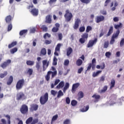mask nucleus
Wrapping results in <instances>:
<instances>
[{
	"label": "nucleus",
	"instance_id": "obj_1",
	"mask_svg": "<svg viewBox=\"0 0 124 124\" xmlns=\"http://www.w3.org/2000/svg\"><path fill=\"white\" fill-rule=\"evenodd\" d=\"M48 99V93H46L44 95L40 98V102L42 105H44L47 101Z\"/></svg>",
	"mask_w": 124,
	"mask_h": 124
},
{
	"label": "nucleus",
	"instance_id": "obj_2",
	"mask_svg": "<svg viewBox=\"0 0 124 124\" xmlns=\"http://www.w3.org/2000/svg\"><path fill=\"white\" fill-rule=\"evenodd\" d=\"M24 83H25L24 79H20L16 83V90H21L23 88V86H24Z\"/></svg>",
	"mask_w": 124,
	"mask_h": 124
},
{
	"label": "nucleus",
	"instance_id": "obj_3",
	"mask_svg": "<svg viewBox=\"0 0 124 124\" xmlns=\"http://www.w3.org/2000/svg\"><path fill=\"white\" fill-rule=\"evenodd\" d=\"M64 17L66 19V21H67V22H69V21L71 20V18H72V14L69 12V10H66V14H65Z\"/></svg>",
	"mask_w": 124,
	"mask_h": 124
},
{
	"label": "nucleus",
	"instance_id": "obj_4",
	"mask_svg": "<svg viewBox=\"0 0 124 124\" xmlns=\"http://www.w3.org/2000/svg\"><path fill=\"white\" fill-rule=\"evenodd\" d=\"M120 34V30H117L116 33H114L112 36L111 40L110 42V44H114L115 42V39L117 38L119 36Z\"/></svg>",
	"mask_w": 124,
	"mask_h": 124
},
{
	"label": "nucleus",
	"instance_id": "obj_5",
	"mask_svg": "<svg viewBox=\"0 0 124 124\" xmlns=\"http://www.w3.org/2000/svg\"><path fill=\"white\" fill-rule=\"evenodd\" d=\"M96 42H97V39H95L93 40H90L88 44L87 47L88 48H91V47H93V45L95 44Z\"/></svg>",
	"mask_w": 124,
	"mask_h": 124
},
{
	"label": "nucleus",
	"instance_id": "obj_6",
	"mask_svg": "<svg viewBox=\"0 0 124 124\" xmlns=\"http://www.w3.org/2000/svg\"><path fill=\"white\" fill-rule=\"evenodd\" d=\"M28 106H27L26 105H24L22 106L21 108L20 109L21 112L22 114H26L28 112Z\"/></svg>",
	"mask_w": 124,
	"mask_h": 124
},
{
	"label": "nucleus",
	"instance_id": "obj_7",
	"mask_svg": "<svg viewBox=\"0 0 124 124\" xmlns=\"http://www.w3.org/2000/svg\"><path fill=\"white\" fill-rule=\"evenodd\" d=\"M81 23V20L79 19H76L75 25L74 26V30H77L79 28V24Z\"/></svg>",
	"mask_w": 124,
	"mask_h": 124
},
{
	"label": "nucleus",
	"instance_id": "obj_8",
	"mask_svg": "<svg viewBox=\"0 0 124 124\" xmlns=\"http://www.w3.org/2000/svg\"><path fill=\"white\" fill-rule=\"evenodd\" d=\"M11 62V60H8L6 62L1 64V67H2V68L4 69L5 68V67H6V66H8V65H9V63H10Z\"/></svg>",
	"mask_w": 124,
	"mask_h": 124
},
{
	"label": "nucleus",
	"instance_id": "obj_9",
	"mask_svg": "<svg viewBox=\"0 0 124 124\" xmlns=\"http://www.w3.org/2000/svg\"><path fill=\"white\" fill-rule=\"evenodd\" d=\"M25 95L23 93H18L17 95V100H20V99H25Z\"/></svg>",
	"mask_w": 124,
	"mask_h": 124
},
{
	"label": "nucleus",
	"instance_id": "obj_10",
	"mask_svg": "<svg viewBox=\"0 0 124 124\" xmlns=\"http://www.w3.org/2000/svg\"><path fill=\"white\" fill-rule=\"evenodd\" d=\"M43 71H45L46 70V68L48 67V66L49 65V64L47 63V60H44L43 61Z\"/></svg>",
	"mask_w": 124,
	"mask_h": 124
},
{
	"label": "nucleus",
	"instance_id": "obj_11",
	"mask_svg": "<svg viewBox=\"0 0 124 124\" xmlns=\"http://www.w3.org/2000/svg\"><path fill=\"white\" fill-rule=\"evenodd\" d=\"M104 20V16H97L96 18V23H100V22H102Z\"/></svg>",
	"mask_w": 124,
	"mask_h": 124
},
{
	"label": "nucleus",
	"instance_id": "obj_12",
	"mask_svg": "<svg viewBox=\"0 0 124 124\" xmlns=\"http://www.w3.org/2000/svg\"><path fill=\"white\" fill-rule=\"evenodd\" d=\"M64 86V82L63 81H61L59 84L56 86V89H62Z\"/></svg>",
	"mask_w": 124,
	"mask_h": 124
},
{
	"label": "nucleus",
	"instance_id": "obj_13",
	"mask_svg": "<svg viewBox=\"0 0 124 124\" xmlns=\"http://www.w3.org/2000/svg\"><path fill=\"white\" fill-rule=\"evenodd\" d=\"M31 13L33 16H37L38 15V9H33L31 11Z\"/></svg>",
	"mask_w": 124,
	"mask_h": 124
},
{
	"label": "nucleus",
	"instance_id": "obj_14",
	"mask_svg": "<svg viewBox=\"0 0 124 124\" xmlns=\"http://www.w3.org/2000/svg\"><path fill=\"white\" fill-rule=\"evenodd\" d=\"M83 97H84V93L80 91L78 94V100H81V98H83Z\"/></svg>",
	"mask_w": 124,
	"mask_h": 124
},
{
	"label": "nucleus",
	"instance_id": "obj_15",
	"mask_svg": "<svg viewBox=\"0 0 124 124\" xmlns=\"http://www.w3.org/2000/svg\"><path fill=\"white\" fill-rule=\"evenodd\" d=\"M46 22L48 24H51L52 23V16H46Z\"/></svg>",
	"mask_w": 124,
	"mask_h": 124
},
{
	"label": "nucleus",
	"instance_id": "obj_16",
	"mask_svg": "<svg viewBox=\"0 0 124 124\" xmlns=\"http://www.w3.org/2000/svg\"><path fill=\"white\" fill-rule=\"evenodd\" d=\"M30 109L31 111H36L38 109V106L37 105H32Z\"/></svg>",
	"mask_w": 124,
	"mask_h": 124
},
{
	"label": "nucleus",
	"instance_id": "obj_17",
	"mask_svg": "<svg viewBox=\"0 0 124 124\" xmlns=\"http://www.w3.org/2000/svg\"><path fill=\"white\" fill-rule=\"evenodd\" d=\"M80 86V83H77L75 84H74L72 86V91H73L75 92V91Z\"/></svg>",
	"mask_w": 124,
	"mask_h": 124
},
{
	"label": "nucleus",
	"instance_id": "obj_18",
	"mask_svg": "<svg viewBox=\"0 0 124 124\" xmlns=\"http://www.w3.org/2000/svg\"><path fill=\"white\" fill-rule=\"evenodd\" d=\"M101 72H102V71H97L96 72H94L93 73V77H97V76H98V75H99V74H101Z\"/></svg>",
	"mask_w": 124,
	"mask_h": 124
},
{
	"label": "nucleus",
	"instance_id": "obj_19",
	"mask_svg": "<svg viewBox=\"0 0 124 124\" xmlns=\"http://www.w3.org/2000/svg\"><path fill=\"white\" fill-rule=\"evenodd\" d=\"M92 97L95 99L94 100V102H97V101H98V99L100 98V96L99 95L94 94L92 96Z\"/></svg>",
	"mask_w": 124,
	"mask_h": 124
},
{
	"label": "nucleus",
	"instance_id": "obj_20",
	"mask_svg": "<svg viewBox=\"0 0 124 124\" xmlns=\"http://www.w3.org/2000/svg\"><path fill=\"white\" fill-rule=\"evenodd\" d=\"M68 88H69V83L68 82H66L65 84V86L64 87L63 90V92L64 93H65V92H66V90H67V89H68Z\"/></svg>",
	"mask_w": 124,
	"mask_h": 124
},
{
	"label": "nucleus",
	"instance_id": "obj_21",
	"mask_svg": "<svg viewBox=\"0 0 124 124\" xmlns=\"http://www.w3.org/2000/svg\"><path fill=\"white\" fill-rule=\"evenodd\" d=\"M58 117H59V116L58 115V114H56V115L53 116L52 117V119L51 120V124H53V123H54V122H55V121H57Z\"/></svg>",
	"mask_w": 124,
	"mask_h": 124
},
{
	"label": "nucleus",
	"instance_id": "obj_22",
	"mask_svg": "<svg viewBox=\"0 0 124 124\" xmlns=\"http://www.w3.org/2000/svg\"><path fill=\"white\" fill-rule=\"evenodd\" d=\"M62 96H63V93H62V90H60L58 92L57 98H60L62 97Z\"/></svg>",
	"mask_w": 124,
	"mask_h": 124
},
{
	"label": "nucleus",
	"instance_id": "obj_23",
	"mask_svg": "<svg viewBox=\"0 0 124 124\" xmlns=\"http://www.w3.org/2000/svg\"><path fill=\"white\" fill-rule=\"evenodd\" d=\"M12 82H13V77L10 76L7 81V85H11V84L12 83Z\"/></svg>",
	"mask_w": 124,
	"mask_h": 124
},
{
	"label": "nucleus",
	"instance_id": "obj_24",
	"mask_svg": "<svg viewBox=\"0 0 124 124\" xmlns=\"http://www.w3.org/2000/svg\"><path fill=\"white\" fill-rule=\"evenodd\" d=\"M12 19V17L11 16H7L5 18L6 23H10V22H11Z\"/></svg>",
	"mask_w": 124,
	"mask_h": 124
},
{
	"label": "nucleus",
	"instance_id": "obj_25",
	"mask_svg": "<svg viewBox=\"0 0 124 124\" xmlns=\"http://www.w3.org/2000/svg\"><path fill=\"white\" fill-rule=\"evenodd\" d=\"M62 46V44H57L56 48H55V51L56 52H60V50H61V47Z\"/></svg>",
	"mask_w": 124,
	"mask_h": 124
},
{
	"label": "nucleus",
	"instance_id": "obj_26",
	"mask_svg": "<svg viewBox=\"0 0 124 124\" xmlns=\"http://www.w3.org/2000/svg\"><path fill=\"white\" fill-rule=\"evenodd\" d=\"M73 49L71 47H69L67 49V56H70V55L72 53Z\"/></svg>",
	"mask_w": 124,
	"mask_h": 124
},
{
	"label": "nucleus",
	"instance_id": "obj_27",
	"mask_svg": "<svg viewBox=\"0 0 124 124\" xmlns=\"http://www.w3.org/2000/svg\"><path fill=\"white\" fill-rule=\"evenodd\" d=\"M51 74V78H53L54 77L57 76V71H55L54 72L50 71V75Z\"/></svg>",
	"mask_w": 124,
	"mask_h": 124
},
{
	"label": "nucleus",
	"instance_id": "obj_28",
	"mask_svg": "<svg viewBox=\"0 0 124 124\" xmlns=\"http://www.w3.org/2000/svg\"><path fill=\"white\" fill-rule=\"evenodd\" d=\"M115 83H116V81L114 79H112L111 80L110 87V89H113V88L115 87Z\"/></svg>",
	"mask_w": 124,
	"mask_h": 124
},
{
	"label": "nucleus",
	"instance_id": "obj_29",
	"mask_svg": "<svg viewBox=\"0 0 124 124\" xmlns=\"http://www.w3.org/2000/svg\"><path fill=\"white\" fill-rule=\"evenodd\" d=\"M26 64H27V65H30L31 66H32V65H33L34 64V61H27L26 62Z\"/></svg>",
	"mask_w": 124,
	"mask_h": 124
},
{
	"label": "nucleus",
	"instance_id": "obj_30",
	"mask_svg": "<svg viewBox=\"0 0 124 124\" xmlns=\"http://www.w3.org/2000/svg\"><path fill=\"white\" fill-rule=\"evenodd\" d=\"M90 108V107H89V106H87L86 107L80 109V112H87V111H88V110H89V108Z\"/></svg>",
	"mask_w": 124,
	"mask_h": 124
},
{
	"label": "nucleus",
	"instance_id": "obj_31",
	"mask_svg": "<svg viewBox=\"0 0 124 124\" xmlns=\"http://www.w3.org/2000/svg\"><path fill=\"white\" fill-rule=\"evenodd\" d=\"M77 65L78 66H80L82 65V63H83V61L81 59H78L76 62Z\"/></svg>",
	"mask_w": 124,
	"mask_h": 124
},
{
	"label": "nucleus",
	"instance_id": "obj_32",
	"mask_svg": "<svg viewBox=\"0 0 124 124\" xmlns=\"http://www.w3.org/2000/svg\"><path fill=\"white\" fill-rule=\"evenodd\" d=\"M107 86H105L103 89H102L99 92V93H105L106 91H107Z\"/></svg>",
	"mask_w": 124,
	"mask_h": 124
},
{
	"label": "nucleus",
	"instance_id": "obj_33",
	"mask_svg": "<svg viewBox=\"0 0 124 124\" xmlns=\"http://www.w3.org/2000/svg\"><path fill=\"white\" fill-rule=\"evenodd\" d=\"M107 86H105L103 89H102L99 92V93H105L106 91H107Z\"/></svg>",
	"mask_w": 124,
	"mask_h": 124
},
{
	"label": "nucleus",
	"instance_id": "obj_34",
	"mask_svg": "<svg viewBox=\"0 0 124 124\" xmlns=\"http://www.w3.org/2000/svg\"><path fill=\"white\" fill-rule=\"evenodd\" d=\"M107 86H105L103 89H102L99 92V93H105L106 91H107Z\"/></svg>",
	"mask_w": 124,
	"mask_h": 124
},
{
	"label": "nucleus",
	"instance_id": "obj_35",
	"mask_svg": "<svg viewBox=\"0 0 124 124\" xmlns=\"http://www.w3.org/2000/svg\"><path fill=\"white\" fill-rule=\"evenodd\" d=\"M51 72V71H49L47 72V75L46 76L45 78L46 80V81H49V80H50V73Z\"/></svg>",
	"mask_w": 124,
	"mask_h": 124
},
{
	"label": "nucleus",
	"instance_id": "obj_36",
	"mask_svg": "<svg viewBox=\"0 0 124 124\" xmlns=\"http://www.w3.org/2000/svg\"><path fill=\"white\" fill-rule=\"evenodd\" d=\"M17 44V42H14L12 43L11 44L9 45L8 46V48L10 49V48H12V47H14Z\"/></svg>",
	"mask_w": 124,
	"mask_h": 124
},
{
	"label": "nucleus",
	"instance_id": "obj_37",
	"mask_svg": "<svg viewBox=\"0 0 124 124\" xmlns=\"http://www.w3.org/2000/svg\"><path fill=\"white\" fill-rule=\"evenodd\" d=\"M77 103H78L77 101H76L75 100H73L71 101V104L72 106H76L77 105Z\"/></svg>",
	"mask_w": 124,
	"mask_h": 124
},
{
	"label": "nucleus",
	"instance_id": "obj_38",
	"mask_svg": "<svg viewBox=\"0 0 124 124\" xmlns=\"http://www.w3.org/2000/svg\"><path fill=\"white\" fill-rule=\"evenodd\" d=\"M7 75V72H4L3 73L0 74V78H4Z\"/></svg>",
	"mask_w": 124,
	"mask_h": 124
},
{
	"label": "nucleus",
	"instance_id": "obj_39",
	"mask_svg": "<svg viewBox=\"0 0 124 124\" xmlns=\"http://www.w3.org/2000/svg\"><path fill=\"white\" fill-rule=\"evenodd\" d=\"M27 32H28V30H22L20 31L19 34L20 35H24V34H26Z\"/></svg>",
	"mask_w": 124,
	"mask_h": 124
},
{
	"label": "nucleus",
	"instance_id": "obj_40",
	"mask_svg": "<svg viewBox=\"0 0 124 124\" xmlns=\"http://www.w3.org/2000/svg\"><path fill=\"white\" fill-rule=\"evenodd\" d=\"M123 27V24L122 23H120L119 24H117L114 26L115 29L116 30H119L120 28H122Z\"/></svg>",
	"mask_w": 124,
	"mask_h": 124
},
{
	"label": "nucleus",
	"instance_id": "obj_41",
	"mask_svg": "<svg viewBox=\"0 0 124 124\" xmlns=\"http://www.w3.org/2000/svg\"><path fill=\"white\" fill-rule=\"evenodd\" d=\"M32 120H33L32 117H30L26 120V124H29L31 123V122H32Z\"/></svg>",
	"mask_w": 124,
	"mask_h": 124
},
{
	"label": "nucleus",
	"instance_id": "obj_42",
	"mask_svg": "<svg viewBox=\"0 0 124 124\" xmlns=\"http://www.w3.org/2000/svg\"><path fill=\"white\" fill-rule=\"evenodd\" d=\"M57 62H58V59H57V57L54 56V58H53V64L54 65H57Z\"/></svg>",
	"mask_w": 124,
	"mask_h": 124
},
{
	"label": "nucleus",
	"instance_id": "obj_43",
	"mask_svg": "<svg viewBox=\"0 0 124 124\" xmlns=\"http://www.w3.org/2000/svg\"><path fill=\"white\" fill-rule=\"evenodd\" d=\"M18 51V49L16 47H15L12 49H11L10 52L11 54H14V53H16Z\"/></svg>",
	"mask_w": 124,
	"mask_h": 124
},
{
	"label": "nucleus",
	"instance_id": "obj_44",
	"mask_svg": "<svg viewBox=\"0 0 124 124\" xmlns=\"http://www.w3.org/2000/svg\"><path fill=\"white\" fill-rule=\"evenodd\" d=\"M112 32H113V27H110V29L109 30V31L108 33L107 34V36H109V35H110V34H111V33H112Z\"/></svg>",
	"mask_w": 124,
	"mask_h": 124
},
{
	"label": "nucleus",
	"instance_id": "obj_45",
	"mask_svg": "<svg viewBox=\"0 0 124 124\" xmlns=\"http://www.w3.org/2000/svg\"><path fill=\"white\" fill-rule=\"evenodd\" d=\"M41 55H43L44 56L46 55V49H45V48H42L41 51Z\"/></svg>",
	"mask_w": 124,
	"mask_h": 124
},
{
	"label": "nucleus",
	"instance_id": "obj_46",
	"mask_svg": "<svg viewBox=\"0 0 124 124\" xmlns=\"http://www.w3.org/2000/svg\"><path fill=\"white\" fill-rule=\"evenodd\" d=\"M89 36V34L88 33H84L82 35V38H84L86 40L88 39V37Z\"/></svg>",
	"mask_w": 124,
	"mask_h": 124
},
{
	"label": "nucleus",
	"instance_id": "obj_47",
	"mask_svg": "<svg viewBox=\"0 0 124 124\" xmlns=\"http://www.w3.org/2000/svg\"><path fill=\"white\" fill-rule=\"evenodd\" d=\"M58 93V92L55 90H51V94L52 95H53V96H55V95Z\"/></svg>",
	"mask_w": 124,
	"mask_h": 124
},
{
	"label": "nucleus",
	"instance_id": "obj_48",
	"mask_svg": "<svg viewBox=\"0 0 124 124\" xmlns=\"http://www.w3.org/2000/svg\"><path fill=\"white\" fill-rule=\"evenodd\" d=\"M47 37H48V38L51 37V35L49 34L48 33H46L44 35V38H45V39H46V38H47Z\"/></svg>",
	"mask_w": 124,
	"mask_h": 124
},
{
	"label": "nucleus",
	"instance_id": "obj_49",
	"mask_svg": "<svg viewBox=\"0 0 124 124\" xmlns=\"http://www.w3.org/2000/svg\"><path fill=\"white\" fill-rule=\"evenodd\" d=\"M6 118L8 119V124H10L11 122L10 121V116L7 115L5 116Z\"/></svg>",
	"mask_w": 124,
	"mask_h": 124
},
{
	"label": "nucleus",
	"instance_id": "obj_50",
	"mask_svg": "<svg viewBox=\"0 0 124 124\" xmlns=\"http://www.w3.org/2000/svg\"><path fill=\"white\" fill-rule=\"evenodd\" d=\"M64 64L65 65V66H67L68 64H69V60H66L64 62Z\"/></svg>",
	"mask_w": 124,
	"mask_h": 124
},
{
	"label": "nucleus",
	"instance_id": "obj_51",
	"mask_svg": "<svg viewBox=\"0 0 124 124\" xmlns=\"http://www.w3.org/2000/svg\"><path fill=\"white\" fill-rule=\"evenodd\" d=\"M81 2H83V3H86V4H88V3H90V0H80Z\"/></svg>",
	"mask_w": 124,
	"mask_h": 124
},
{
	"label": "nucleus",
	"instance_id": "obj_52",
	"mask_svg": "<svg viewBox=\"0 0 124 124\" xmlns=\"http://www.w3.org/2000/svg\"><path fill=\"white\" fill-rule=\"evenodd\" d=\"M42 29L44 31H47V30H48V28L45 25H43L42 26Z\"/></svg>",
	"mask_w": 124,
	"mask_h": 124
},
{
	"label": "nucleus",
	"instance_id": "obj_53",
	"mask_svg": "<svg viewBox=\"0 0 124 124\" xmlns=\"http://www.w3.org/2000/svg\"><path fill=\"white\" fill-rule=\"evenodd\" d=\"M83 70H84V68H83L82 67H80L79 69H78V74H81V73H82V72L83 71Z\"/></svg>",
	"mask_w": 124,
	"mask_h": 124
},
{
	"label": "nucleus",
	"instance_id": "obj_54",
	"mask_svg": "<svg viewBox=\"0 0 124 124\" xmlns=\"http://www.w3.org/2000/svg\"><path fill=\"white\" fill-rule=\"evenodd\" d=\"M111 55H112V54L110 52H107L105 54V56L107 58H110V56H111Z\"/></svg>",
	"mask_w": 124,
	"mask_h": 124
},
{
	"label": "nucleus",
	"instance_id": "obj_55",
	"mask_svg": "<svg viewBox=\"0 0 124 124\" xmlns=\"http://www.w3.org/2000/svg\"><path fill=\"white\" fill-rule=\"evenodd\" d=\"M37 123H38V119H35L32 121L31 124H37Z\"/></svg>",
	"mask_w": 124,
	"mask_h": 124
},
{
	"label": "nucleus",
	"instance_id": "obj_56",
	"mask_svg": "<svg viewBox=\"0 0 124 124\" xmlns=\"http://www.w3.org/2000/svg\"><path fill=\"white\" fill-rule=\"evenodd\" d=\"M63 124H70V120L69 119L65 120L63 122Z\"/></svg>",
	"mask_w": 124,
	"mask_h": 124
},
{
	"label": "nucleus",
	"instance_id": "obj_57",
	"mask_svg": "<svg viewBox=\"0 0 124 124\" xmlns=\"http://www.w3.org/2000/svg\"><path fill=\"white\" fill-rule=\"evenodd\" d=\"M60 82H61V80H60L59 79H56L55 80L54 85H55V86H57V85Z\"/></svg>",
	"mask_w": 124,
	"mask_h": 124
},
{
	"label": "nucleus",
	"instance_id": "obj_58",
	"mask_svg": "<svg viewBox=\"0 0 124 124\" xmlns=\"http://www.w3.org/2000/svg\"><path fill=\"white\" fill-rule=\"evenodd\" d=\"M92 28L91 26H88L86 29V32H89L90 31H92Z\"/></svg>",
	"mask_w": 124,
	"mask_h": 124
},
{
	"label": "nucleus",
	"instance_id": "obj_59",
	"mask_svg": "<svg viewBox=\"0 0 124 124\" xmlns=\"http://www.w3.org/2000/svg\"><path fill=\"white\" fill-rule=\"evenodd\" d=\"M66 103L67 104H69L70 103V98L68 97L66 98Z\"/></svg>",
	"mask_w": 124,
	"mask_h": 124
},
{
	"label": "nucleus",
	"instance_id": "obj_60",
	"mask_svg": "<svg viewBox=\"0 0 124 124\" xmlns=\"http://www.w3.org/2000/svg\"><path fill=\"white\" fill-rule=\"evenodd\" d=\"M12 30V24H9L8 26V31H10Z\"/></svg>",
	"mask_w": 124,
	"mask_h": 124
},
{
	"label": "nucleus",
	"instance_id": "obj_61",
	"mask_svg": "<svg viewBox=\"0 0 124 124\" xmlns=\"http://www.w3.org/2000/svg\"><path fill=\"white\" fill-rule=\"evenodd\" d=\"M79 41L80 43L83 44V43H85V41H86V40L85 39H84L83 37H82L80 39Z\"/></svg>",
	"mask_w": 124,
	"mask_h": 124
},
{
	"label": "nucleus",
	"instance_id": "obj_62",
	"mask_svg": "<svg viewBox=\"0 0 124 124\" xmlns=\"http://www.w3.org/2000/svg\"><path fill=\"white\" fill-rule=\"evenodd\" d=\"M85 31V27H80L79 31H80V32H83V31Z\"/></svg>",
	"mask_w": 124,
	"mask_h": 124
},
{
	"label": "nucleus",
	"instance_id": "obj_63",
	"mask_svg": "<svg viewBox=\"0 0 124 124\" xmlns=\"http://www.w3.org/2000/svg\"><path fill=\"white\" fill-rule=\"evenodd\" d=\"M32 69H29L28 71V73L30 75H31V74H32Z\"/></svg>",
	"mask_w": 124,
	"mask_h": 124
},
{
	"label": "nucleus",
	"instance_id": "obj_64",
	"mask_svg": "<svg viewBox=\"0 0 124 124\" xmlns=\"http://www.w3.org/2000/svg\"><path fill=\"white\" fill-rule=\"evenodd\" d=\"M124 39H122L120 42V46H124Z\"/></svg>",
	"mask_w": 124,
	"mask_h": 124
}]
</instances>
